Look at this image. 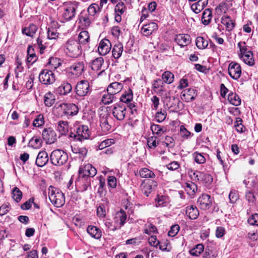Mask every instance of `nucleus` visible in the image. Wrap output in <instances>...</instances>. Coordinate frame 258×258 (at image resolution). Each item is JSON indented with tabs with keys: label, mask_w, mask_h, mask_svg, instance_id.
I'll return each mask as SVG.
<instances>
[{
	"label": "nucleus",
	"mask_w": 258,
	"mask_h": 258,
	"mask_svg": "<svg viewBox=\"0 0 258 258\" xmlns=\"http://www.w3.org/2000/svg\"><path fill=\"white\" fill-rule=\"evenodd\" d=\"M148 241L149 244L154 247H157L158 245L159 246V248L162 250L166 249V248H164L161 244H160V242L158 240H157L156 236H153L152 235L148 239Z\"/></svg>",
	"instance_id": "obj_51"
},
{
	"label": "nucleus",
	"mask_w": 258,
	"mask_h": 258,
	"mask_svg": "<svg viewBox=\"0 0 258 258\" xmlns=\"http://www.w3.org/2000/svg\"><path fill=\"white\" fill-rule=\"evenodd\" d=\"M72 150L74 153L78 154L80 158L84 157L87 155V150L85 147H74L72 148Z\"/></svg>",
	"instance_id": "obj_53"
},
{
	"label": "nucleus",
	"mask_w": 258,
	"mask_h": 258,
	"mask_svg": "<svg viewBox=\"0 0 258 258\" xmlns=\"http://www.w3.org/2000/svg\"><path fill=\"white\" fill-rule=\"evenodd\" d=\"M194 175L195 179L200 181L206 186L208 187L213 182V177L208 173L196 171L194 173Z\"/></svg>",
	"instance_id": "obj_12"
},
{
	"label": "nucleus",
	"mask_w": 258,
	"mask_h": 258,
	"mask_svg": "<svg viewBox=\"0 0 258 258\" xmlns=\"http://www.w3.org/2000/svg\"><path fill=\"white\" fill-rule=\"evenodd\" d=\"M247 221L250 225L258 226V214H252Z\"/></svg>",
	"instance_id": "obj_64"
},
{
	"label": "nucleus",
	"mask_w": 258,
	"mask_h": 258,
	"mask_svg": "<svg viewBox=\"0 0 258 258\" xmlns=\"http://www.w3.org/2000/svg\"><path fill=\"white\" fill-rule=\"evenodd\" d=\"M64 51L68 56L76 58L82 54V49L81 45L78 41L70 38L64 45Z\"/></svg>",
	"instance_id": "obj_1"
},
{
	"label": "nucleus",
	"mask_w": 258,
	"mask_h": 258,
	"mask_svg": "<svg viewBox=\"0 0 258 258\" xmlns=\"http://www.w3.org/2000/svg\"><path fill=\"white\" fill-rule=\"evenodd\" d=\"M158 25L154 22H151L148 24L144 25L142 27L141 32L144 36H150L152 33L157 30Z\"/></svg>",
	"instance_id": "obj_23"
},
{
	"label": "nucleus",
	"mask_w": 258,
	"mask_h": 258,
	"mask_svg": "<svg viewBox=\"0 0 258 258\" xmlns=\"http://www.w3.org/2000/svg\"><path fill=\"white\" fill-rule=\"evenodd\" d=\"M196 44L199 49H204L208 45V41L203 37H198L196 39Z\"/></svg>",
	"instance_id": "obj_41"
},
{
	"label": "nucleus",
	"mask_w": 258,
	"mask_h": 258,
	"mask_svg": "<svg viewBox=\"0 0 258 258\" xmlns=\"http://www.w3.org/2000/svg\"><path fill=\"white\" fill-rule=\"evenodd\" d=\"M126 10V7L123 2L118 3L115 7V14H123Z\"/></svg>",
	"instance_id": "obj_57"
},
{
	"label": "nucleus",
	"mask_w": 258,
	"mask_h": 258,
	"mask_svg": "<svg viewBox=\"0 0 258 258\" xmlns=\"http://www.w3.org/2000/svg\"><path fill=\"white\" fill-rule=\"evenodd\" d=\"M197 96V90L192 88L184 90L180 95L181 99L187 102L194 100Z\"/></svg>",
	"instance_id": "obj_21"
},
{
	"label": "nucleus",
	"mask_w": 258,
	"mask_h": 258,
	"mask_svg": "<svg viewBox=\"0 0 258 258\" xmlns=\"http://www.w3.org/2000/svg\"><path fill=\"white\" fill-rule=\"evenodd\" d=\"M78 6V3L76 2L64 3L62 7L63 10V18L67 21L72 20L76 15Z\"/></svg>",
	"instance_id": "obj_6"
},
{
	"label": "nucleus",
	"mask_w": 258,
	"mask_h": 258,
	"mask_svg": "<svg viewBox=\"0 0 258 258\" xmlns=\"http://www.w3.org/2000/svg\"><path fill=\"white\" fill-rule=\"evenodd\" d=\"M111 48V43L110 41L107 39H103L99 44L98 51L100 55H105L110 51Z\"/></svg>",
	"instance_id": "obj_20"
},
{
	"label": "nucleus",
	"mask_w": 258,
	"mask_h": 258,
	"mask_svg": "<svg viewBox=\"0 0 258 258\" xmlns=\"http://www.w3.org/2000/svg\"><path fill=\"white\" fill-rule=\"evenodd\" d=\"M49 69L52 70H56L61 65L60 60L56 57H50L48 62Z\"/></svg>",
	"instance_id": "obj_45"
},
{
	"label": "nucleus",
	"mask_w": 258,
	"mask_h": 258,
	"mask_svg": "<svg viewBox=\"0 0 258 258\" xmlns=\"http://www.w3.org/2000/svg\"><path fill=\"white\" fill-rule=\"evenodd\" d=\"M242 120L240 117H236L234 123V127L236 131L240 133L244 132L245 127L242 124Z\"/></svg>",
	"instance_id": "obj_50"
},
{
	"label": "nucleus",
	"mask_w": 258,
	"mask_h": 258,
	"mask_svg": "<svg viewBox=\"0 0 258 258\" xmlns=\"http://www.w3.org/2000/svg\"><path fill=\"white\" fill-rule=\"evenodd\" d=\"M116 99L115 95L108 92H107V94H105L102 97V102L105 104H109L115 101Z\"/></svg>",
	"instance_id": "obj_39"
},
{
	"label": "nucleus",
	"mask_w": 258,
	"mask_h": 258,
	"mask_svg": "<svg viewBox=\"0 0 258 258\" xmlns=\"http://www.w3.org/2000/svg\"><path fill=\"white\" fill-rule=\"evenodd\" d=\"M140 175L142 178H151L155 177L154 173L147 168H143L140 170Z\"/></svg>",
	"instance_id": "obj_42"
},
{
	"label": "nucleus",
	"mask_w": 258,
	"mask_h": 258,
	"mask_svg": "<svg viewBox=\"0 0 258 258\" xmlns=\"http://www.w3.org/2000/svg\"><path fill=\"white\" fill-rule=\"evenodd\" d=\"M191 42L190 37L189 35L186 34H178V45L181 48H184L187 50V46Z\"/></svg>",
	"instance_id": "obj_27"
},
{
	"label": "nucleus",
	"mask_w": 258,
	"mask_h": 258,
	"mask_svg": "<svg viewBox=\"0 0 258 258\" xmlns=\"http://www.w3.org/2000/svg\"><path fill=\"white\" fill-rule=\"evenodd\" d=\"M228 73L233 79H239L241 75V69L240 64L234 62L230 63L228 67Z\"/></svg>",
	"instance_id": "obj_15"
},
{
	"label": "nucleus",
	"mask_w": 258,
	"mask_h": 258,
	"mask_svg": "<svg viewBox=\"0 0 258 258\" xmlns=\"http://www.w3.org/2000/svg\"><path fill=\"white\" fill-rule=\"evenodd\" d=\"M13 198L17 203L19 202L22 197V191L17 187H14L12 192Z\"/></svg>",
	"instance_id": "obj_55"
},
{
	"label": "nucleus",
	"mask_w": 258,
	"mask_h": 258,
	"mask_svg": "<svg viewBox=\"0 0 258 258\" xmlns=\"http://www.w3.org/2000/svg\"><path fill=\"white\" fill-rule=\"evenodd\" d=\"M123 88V84L119 82H113L111 83L107 87V92L115 95L120 92Z\"/></svg>",
	"instance_id": "obj_30"
},
{
	"label": "nucleus",
	"mask_w": 258,
	"mask_h": 258,
	"mask_svg": "<svg viewBox=\"0 0 258 258\" xmlns=\"http://www.w3.org/2000/svg\"><path fill=\"white\" fill-rule=\"evenodd\" d=\"M256 190L254 189H247L245 192V198L246 200L249 204H254L256 201Z\"/></svg>",
	"instance_id": "obj_32"
},
{
	"label": "nucleus",
	"mask_w": 258,
	"mask_h": 258,
	"mask_svg": "<svg viewBox=\"0 0 258 258\" xmlns=\"http://www.w3.org/2000/svg\"><path fill=\"white\" fill-rule=\"evenodd\" d=\"M204 246L202 244H198L190 249L189 252L193 256H198L204 251Z\"/></svg>",
	"instance_id": "obj_43"
},
{
	"label": "nucleus",
	"mask_w": 258,
	"mask_h": 258,
	"mask_svg": "<svg viewBox=\"0 0 258 258\" xmlns=\"http://www.w3.org/2000/svg\"><path fill=\"white\" fill-rule=\"evenodd\" d=\"M222 23L226 26V30L229 31L233 30L235 26V23L229 17L223 18Z\"/></svg>",
	"instance_id": "obj_38"
},
{
	"label": "nucleus",
	"mask_w": 258,
	"mask_h": 258,
	"mask_svg": "<svg viewBox=\"0 0 258 258\" xmlns=\"http://www.w3.org/2000/svg\"><path fill=\"white\" fill-rule=\"evenodd\" d=\"M112 123L113 118L107 111H102L100 114L99 124L103 133H107L109 132L112 127Z\"/></svg>",
	"instance_id": "obj_7"
},
{
	"label": "nucleus",
	"mask_w": 258,
	"mask_h": 258,
	"mask_svg": "<svg viewBox=\"0 0 258 258\" xmlns=\"http://www.w3.org/2000/svg\"><path fill=\"white\" fill-rule=\"evenodd\" d=\"M212 18V11L209 9H206L203 13L202 18V23L205 25H208L210 23Z\"/></svg>",
	"instance_id": "obj_37"
},
{
	"label": "nucleus",
	"mask_w": 258,
	"mask_h": 258,
	"mask_svg": "<svg viewBox=\"0 0 258 258\" xmlns=\"http://www.w3.org/2000/svg\"><path fill=\"white\" fill-rule=\"evenodd\" d=\"M126 218V213L122 209L115 213L114 221L118 229L121 228L125 223Z\"/></svg>",
	"instance_id": "obj_19"
},
{
	"label": "nucleus",
	"mask_w": 258,
	"mask_h": 258,
	"mask_svg": "<svg viewBox=\"0 0 258 258\" xmlns=\"http://www.w3.org/2000/svg\"><path fill=\"white\" fill-rule=\"evenodd\" d=\"M90 91L89 83L87 80H82L78 82L76 86L77 94L80 97L87 96Z\"/></svg>",
	"instance_id": "obj_11"
},
{
	"label": "nucleus",
	"mask_w": 258,
	"mask_h": 258,
	"mask_svg": "<svg viewBox=\"0 0 258 258\" xmlns=\"http://www.w3.org/2000/svg\"><path fill=\"white\" fill-rule=\"evenodd\" d=\"M48 161V156L46 152L40 151L37 157L36 164L39 167H43L45 165Z\"/></svg>",
	"instance_id": "obj_26"
},
{
	"label": "nucleus",
	"mask_w": 258,
	"mask_h": 258,
	"mask_svg": "<svg viewBox=\"0 0 258 258\" xmlns=\"http://www.w3.org/2000/svg\"><path fill=\"white\" fill-rule=\"evenodd\" d=\"M180 212L183 215H186L190 219H196L199 215V211L195 206L186 207L185 209L181 210Z\"/></svg>",
	"instance_id": "obj_18"
},
{
	"label": "nucleus",
	"mask_w": 258,
	"mask_h": 258,
	"mask_svg": "<svg viewBox=\"0 0 258 258\" xmlns=\"http://www.w3.org/2000/svg\"><path fill=\"white\" fill-rule=\"evenodd\" d=\"M182 186L186 191L187 194L190 196H194L198 190L197 184L192 182L184 183Z\"/></svg>",
	"instance_id": "obj_28"
},
{
	"label": "nucleus",
	"mask_w": 258,
	"mask_h": 258,
	"mask_svg": "<svg viewBox=\"0 0 258 258\" xmlns=\"http://www.w3.org/2000/svg\"><path fill=\"white\" fill-rule=\"evenodd\" d=\"M88 233L93 238L99 239L101 237V230L96 226L90 225L87 228Z\"/></svg>",
	"instance_id": "obj_31"
},
{
	"label": "nucleus",
	"mask_w": 258,
	"mask_h": 258,
	"mask_svg": "<svg viewBox=\"0 0 258 258\" xmlns=\"http://www.w3.org/2000/svg\"><path fill=\"white\" fill-rule=\"evenodd\" d=\"M208 0H199L191 6V9L196 14L200 13L207 5Z\"/></svg>",
	"instance_id": "obj_29"
},
{
	"label": "nucleus",
	"mask_w": 258,
	"mask_h": 258,
	"mask_svg": "<svg viewBox=\"0 0 258 258\" xmlns=\"http://www.w3.org/2000/svg\"><path fill=\"white\" fill-rule=\"evenodd\" d=\"M112 113L117 120H123L126 114V106L123 103L116 104L112 108Z\"/></svg>",
	"instance_id": "obj_8"
},
{
	"label": "nucleus",
	"mask_w": 258,
	"mask_h": 258,
	"mask_svg": "<svg viewBox=\"0 0 258 258\" xmlns=\"http://www.w3.org/2000/svg\"><path fill=\"white\" fill-rule=\"evenodd\" d=\"M100 7L97 4H93L91 5L88 8V13L92 16L95 15L97 12L100 10Z\"/></svg>",
	"instance_id": "obj_62"
},
{
	"label": "nucleus",
	"mask_w": 258,
	"mask_h": 258,
	"mask_svg": "<svg viewBox=\"0 0 258 258\" xmlns=\"http://www.w3.org/2000/svg\"><path fill=\"white\" fill-rule=\"evenodd\" d=\"M72 90V87L70 83L68 82H63L55 90V92L60 95H67Z\"/></svg>",
	"instance_id": "obj_22"
},
{
	"label": "nucleus",
	"mask_w": 258,
	"mask_h": 258,
	"mask_svg": "<svg viewBox=\"0 0 258 258\" xmlns=\"http://www.w3.org/2000/svg\"><path fill=\"white\" fill-rule=\"evenodd\" d=\"M228 100L229 102L234 106H238L241 103L240 97L235 93L230 92L228 96Z\"/></svg>",
	"instance_id": "obj_36"
},
{
	"label": "nucleus",
	"mask_w": 258,
	"mask_h": 258,
	"mask_svg": "<svg viewBox=\"0 0 258 258\" xmlns=\"http://www.w3.org/2000/svg\"><path fill=\"white\" fill-rule=\"evenodd\" d=\"M57 130L61 135H65L68 131V124L67 121H59L57 126Z\"/></svg>",
	"instance_id": "obj_52"
},
{
	"label": "nucleus",
	"mask_w": 258,
	"mask_h": 258,
	"mask_svg": "<svg viewBox=\"0 0 258 258\" xmlns=\"http://www.w3.org/2000/svg\"><path fill=\"white\" fill-rule=\"evenodd\" d=\"M56 109L59 112L60 116L76 115L79 111L77 105L74 103H60L56 107Z\"/></svg>",
	"instance_id": "obj_4"
},
{
	"label": "nucleus",
	"mask_w": 258,
	"mask_h": 258,
	"mask_svg": "<svg viewBox=\"0 0 258 258\" xmlns=\"http://www.w3.org/2000/svg\"><path fill=\"white\" fill-rule=\"evenodd\" d=\"M90 131L87 125H80L77 128L76 134H74V139L82 141L88 139L90 137Z\"/></svg>",
	"instance_id": "obj_14"
},
{
	"label": "nucleus",
	"mask_w": 258,
	"mask_h": 258,
	"mask_svg": "<svg viewBox=\"0 0 258 258\" xmlns=\"http://www.w3.org/2000/svg\"><path fill=\"white\" fill-rule=\"evenodd\" d=\"M133 99V92L131 89H128L127 92L123 94L120 98V100L122 103H128Z\"/></svg>",
	"instance_id": "obj_46"
},
{
	"label": "nucleus",
	"mask_w": 258,
	"mask_h": 258,
	"mask_svg": "<svg viewBox=\"0 0 258 258\" xmlns=\"http://www.w3.org/2000/svg\"><path fill=\"white\" fill-rule=\"evenodd\" d=\"M177 88H174L173 89L170 90L169 93V105L177 103V94H176V89ZM172 107V105L170 106V108Z\"/></svg>",
	"instance_id": "obj_48"
},
{
	"label": "nucleus",
	"mask_w": 258,
	"mask_h": 258,
	"mask_svg": "<svg viewBox=\"0 0 258 258\" xmlns=\"http://www.w3.org/2000/svg\"><path fill=\"white\" fill-rule=\"evenodd\" d=\"M213 200L209 195L203 194L199 197L197 201V204L202 210H209L212 205Z\"/></svg>",
	"instance_id": "obj_9"
},
{
	"label": "nucleus",
	"mask_w": 258,
	"mask_h": 258,
	"mask_svg": "<svg viewBox=\"0 0 258 258\" xmlns=\"http://www.w3.org/2000/svg\"><path fill=\"white\" fill-rule=\"evenodd\" d=\"M163 81L167 84H170L173 81L174 75L170 72H164L162 76Z\"/></svg>",
	"instance_id": "obj_54"
},
{
	"label": "nucleus",
	"mask_w": 258,
	"mask_h": 258,
	"mask_svg": "<svg viewBox=\"0 0 258 258\" xmlns=\"http://www.w3.org/2000/svg\"><path fill=\"white\" fill-rule=\"evenodd\" d=\"M42 140L40 138H32L29 141V146L34 149H39L42 146Z\"/></svg>",
	"instance_id": "obj_47"
},
{
	"label": "nucleus",
	"mask_w": 258,
	"mask_h": 258,
	"mask_svg": "<svg viewBox=\"0 0 258 258\" xmlns=\"http://www.w3.org/2000/svg\"><path fill=\"white\" fill-rule=\"evenodd\" d=\"M114 143V140L113 139L105 140L100 143L98 145L99 150H102L104 148L109 147Z\"/></svg>",
	"instance_id": "obj_59"
},
{
	"label": "nucleus",
	"mask_w": 258,
	"mask_h": 258,
	"mask_svg": "<svg viewBox=\"0 0 258 258\" xmlns=\"http://www.w3.org/2000/svg\"><path fill=\"white\" fill-rule=\"evenodd\" d=\"M151 129L154 135H161L163 133V128L158 124H151Z\"/></svg>",
	"instance_id": "obj_61"
},
{
	"label": "nucleus",
	"mask_w": 258,
	"mask_h": 258,
	"mask_svg": "<svg viewBox=\"0 0 258 258\" xmlns=\"http://www.w3.org/2000/svg\"><path fill=\"white\" fill-rule=\"evenodd\" d=\"M89 33L87 31H82L78 36L79 42L80 44H85L89 42Z\"/></svg>",
	"instance_id": "obj_44"
},
{
	"label": "nucleus",
	"mask_w": 258,
	"mask_h": 258,
	"mask_svg": "<svg viewBox=\"0 0 258 258\" xmlns=\"http://www.w3.org/2000/svg\"><path fill=\"white\" fill-rule=\"evenodd\" d=\"M180 135L183 139H188L191 136V134L183 125L180 126Z\"/></svg>",
	"instance_id": "obj_58"
},
{
	"label": "nucleus",
	"mask_w": 258,
	"mask_h": 258,
	"mask_svg": "<svg viewBox=\"0 0 258 258\" xmlns=\"http://www.w3.org/2000/svg\"><path fill=\"white\" fill-rule=\"evenodd\" d=\"M238 47L240 50L239 55L240 58L247 64L252 66L254 64V59L252 51L248 48L244 41L239 42Z\"/></svg>",
	"instance_id": "obj_2"
},
{
	"label": "nucleus",
	"mask_w": 258,
	"mask_h": 258,
	"mask_svg": "<svg viewBox=\"0 0 258 258\" xmlns=\"http://www.w3.org/2000/svg\"><path fill=\"white\" fill-rule=\"evenodd\" d=\"M192 157L195 162L198 164H202L206 162V158L202 153L196 152L192 154Z\"/></svg>",
	"instance_id": "obj_49"
},
{
	"label": "nucleus",
	"mask_w": 258,
	"mask_h": 258,
	"mask_svg": "<svg viewBox=\"0 0 258 258\" xmlns=\"http://www.w3.org/2000/svg\"><path fill=\"white\" fill-rule=\"evenodd\" d=\"M50 159L53 165L61 166L67 162L68 156L67 153L61 150H55L51 153Z\"/></svg>",
	"instance_id": "obj_5"
},
{
	"label": "nucleus",
	"mask_w": 258,
	"mask_h": 258,
	"mask_svg": "<svg viewBox=\"0 0 258 258\" xmlns=\"http://www.w3.org/2000/svg\"><path fill=\"white\" fill-rule=\"evenodd\" d=\"M229 199L231 203H235L239 199L238 191L235 189L231 190L229 194Z\"/></svg>",
	"instance_id": "obj_56"
},
{
	"label": "nucleus",
	"mask_w": 258,
	"mask_h": 258,
	"mask_svg": "<svg viewBox=\"0 0 258 258\" xmlns=\"http://www.w3.org/2000/svg\"><path fill=\"white\" fill-rule=\"evenodd\" d=\"M55 101L54 95L51 92L46 93L44 96V103L47 107L52 106Z\"/></svg>",
	"instance_id": "obj_35"
},
{
	"label": "nucleus",
	"mask_w": 258,
	"mask_h": 258,
	"mask_svg": "<svg viewBox=\"0 0 258 258\" xmlns=\"http://www.w3.org/2000/svg\"><path fill=\"white\" fill-rule=\"evenodd\" d=\"M97 173V170L90 164H86L80 167L79 175L83 177H93Z\"/></svg>",
	"instance_id": "obj_13"
},
{
	"label": "nucleus",
	"mask_w": 258,
	"mask_h": 258,
	"mask_svg": "<svg viewBox=\"0 0 258 258\" xmlns=\"http://www.w3.org/2000/svg\"><path fill=\"white\" fill-rule=\"evenodd\" d=\"M71 73L75 76H79L82 75L84 70L83 62L79 61L73 63L70 68Z\"/></svg>",
	"instance_id": "obj_24"
},
{
	"label": "nucleus",
	"mask_w": 258,
	"mask_h": 258,
	"mask_svg": "<svg viewBox=\"0 0 258 258\" xmlns=\"http://www.w3.org/2000/svg\"><path fill=\"white\" fill-rule=\"evenodd\" d=\"M42 136L43 139L47 144H51L56 140V134L55 132L51 128H45L42 132Z\"/></svg>",
	"instance_id": "obj_16"
},
{
	"label": "nucleus",
	"mask_w": 258,
	"mask_h": 258,
	"mask_svg": "<svg viewBox=\"0 0 258 258\" xmlns=\"http://www.w3.org/2000/svg\"><path fill=\"white\" fill-rule=\"evenodd\" d=\"M104 62V59L102 57H99L93 60L91 64V69L94 71L101 70Z\"/></svg>",
	"instance_id": "obj_40"
},
{
	"label": "nucleus",
	"mask_w": 258,
	"mask_h": 258,
	"mask_svg": "<svg viewBox=\"0 0 258 258\" xmlns=\"http://www.w3.org/2000/svg\"><path fill=\"white\" fill-rule=\"evenodd\" d=\"M228 10V5L225 3H220L216 8V11L219 14L225 13Z\"/></svg>",
	"instance_id": "obj_60"
},
{
	"label": "nucleus",
	"mask_w": 258,
	"mask_h": 258,
	"mask_svg": "<svg viewBox=\"0 0 258 258\" xmlns=\"http://www.w3.org/2000/svg\"><path fill=\"white\" fill-rule=\"evenodd\" d=\"M49 199L51 203L56 207H61L65 203L63 194L59 189L50 186L48 188Z\"/></svg>",
	"instance_id": "obj_3"
},
{
	"label": "nucleus",
	"mask_w": 258,
	"mask_h": 258,
	"mask_svg": "<svg viewBox=\"0 0 258 258\" xmlns=\"http://www.w3.org/2000/svg\"><path fill=\"white\" fill-rule=\"evenodd\" d=\"M37 29L38 28L36 25L31 24L29 27L23 28L22 32L23 34L28 36L33 37L36 33Z\"/></svg>",
	"instance_id": "obj_34"
},
{
	"label": "nucleus",
	"mask_w": 258,
	"mask_h": 258,
	"mask_svg": "<svg viewBox=\"0 0 258 258\" xmlns=\"http://www.w3.org/2000/svg\"><path fill=\"white\" fill-rule=\"evenodd\" d=\"M58 36V33L55 29L48 28L47 30V38L49 39H56Z\"/></svg>",
	"instance_id": "obj_63"
},
{
	"label": "nucleus",
	"mask_w": 258,
	"mask_h": 258,
	"mask_svg": "<svg viewBox=\"0 0 258 258\" xmlns=\"http://www.w3.org/2000/svg\"><path fill=\"white\" fill-rule=\"evenodd\" d=\"M123 46L121 43L117 42L115 44L112 50V56L115 59L119 58L123 52Z\"/></svg>",
	"instance_id": "obj_33"
},
{
	"label": "nucleus",
	"mask_w": 258,
	"mask_h": 258,
	"mask_svg": "<svg viewBox=\"0 0 258 258\" xmlns=\"http://www.w3.org/2000/svg\"><path fill=\"white\" fill-rule=\"evenodd\" d=\"M257 181V178L256 177L250 175L247 178L245 179L243 181V183L245 185L247 188L254 189V190H256V194L258 197V182Z\"/></svg>",
	"instance_id": "obj_25"
},
{
	"label": "nucleus",
	"mask_w": 258,
	"mask_h": 258,
	"mask_svg": "<svg viewBox=\"0 0 258 258\" xmlns=\"http://www.w3.org/2000/svg\"><path fill=\"white\" fill-rule=\"evenodd\" d=\"M92 178L90 177H83L79 175V177L76 179V184L82 191H86L88 189V187H91V182Z\"/></svg>",
	"instance_id": "obj_17"
},
{
	"label": "nucleus",
	"mask_w": 258,
	"mask_h": 258,
	"mask_svg": "<svg viewBox=\"0 0 258 258\" xmlns=\"http://www.w3.org/2000/svg\"><path fill=\"white\" fill-rule=\"evenodd\" d=\"M40 82L45 85L53 84L55 80L54 74L52 70H44L41 72L39 76Z\"/></svg>",
	"instance_id": "obj_10"
}]
</instances>
